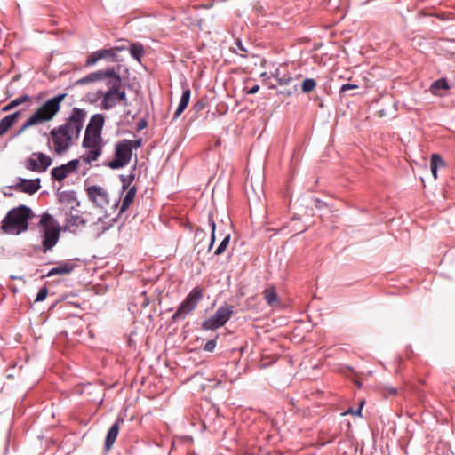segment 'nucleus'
<instances>
[{
  "label": "nucleus",
  "instance_id": "1",
  "mask_svg": "<svg viewBox=\"0 0 455 455\" xmlns=\"http://www.w3.org/2000/svg\"><path fill=\"white\" fill-rule=\"evenodd\" d=\"M86 117L85 110L75 108L63 124L50 131L51 140H48V144L52 142V151L56 155L62 156L70 148L73 140L79 138Z\"/></svg>",
  "mask_w": 455,
  "mask_h": 455
},
{
  "label": "nucleus",
  "instance_id": "2",
  "mask_svg": "<svg viewBox=\"0 0 455 455\" xmlns=\"http://www.w3.org/2000/svg\"><path fill=\"white\" fill-rule=\"evenodd\" d=\"M34 216L32 210L21 204L10 210L2 221V230L9 235H20L28 229V220Z\"/></svg>",
  "mask_w": 455,
  "mask_h": 455
},
{
  "label": "nucleus",
  "instance_id": "3",
  "mask_svg": "<svg viewBox=\"0 0 455 455\" xmlns=\"http://www.w3.org/2000/svg\"><path fill=\"white\" fill-rule=\"evenodd\" d=\"M67 93L59 94L49 99L44 105L36 109L20 128L17 134L22 133L31 126H35L51 121L60 109V103L66 98Z\"/></svg>",
  "mask_w": 455,
  "mask_h": 455
},
{
  "label": "nucleus",
  "instance_id": "4",
  "mask_svg": "<svg viewBox=\"0 0 455 455\" xmlns=\"http://www.w3.org/2000/svg\"><path fill=\"white\" fill-rule=\"evenodd\" d=\"M39 226L43 228V251L47 252L58 243L60 237L59 225L51 214L44 213L39 221Z\"/></svg>",
  "mask_w": 455,
  "mask_h": 455
},
{
  "label": "nucleus",
  "instance_id": "5",
  "mask_svg": "<svg viewBox=\"0 0 455 455\" xmlns=\"http://www.w3.org/2000/svg\"><path fill=\"white\" fill-rule=\"evenodd\" d=\"M204 289L202 287H194L173 314L172 320L175 322L184 319L188 315L194 311L199 301L202 299Z\"/></svg>",
  "mask_w": 455,
  "mask_h": 455
},
{
  "label": "nucleus",
  "instance_id": "6",
  "mask_svg": "<svg viewBox=\"0 0 455 455\" xmlns=\"http://www.w3.org/2000/svg\"><path fill=\"white\" fill-rule=\"evenodd\" d=\"M132 155L130 143L124 140H119L115 144L114 158L106 165L112 170L124 168L131 162Z\"/></svg>",
  "mask_w": 455,
  "mask_h": 455
},
{
  "label": "nucleus",
  "instance_id": "7",
  "mask_svg": "<svg viewBox=\"0 0 455 455\" xmlns=\"http://www.w3.org/2000/svg\"><path fill=\"white\" fill-rule=\"evenodd\" d=\"M234 313V307L226 305L220 307L216 312L208 319L202 323V328L204 330H216L224 326L231 318Z\"/></svg>",
  "mask_w": 455,
  "mask_h": 455
},
{
  "label": "nucleus",
  "instance_id": "8",
  "mask_svg": "<svg viewBox=\"0 0 455 455\" xmlns=\"http://www.w3.org/2000/svg\"><path fill=\"white\" fill-rule=\"evenodd\" d=\"M125 46H114L111 48H102L95 52H91L86 59V66H93L100 60H108L111 62H118L122 60L119 58L118 53L122 51L126 50Z\"/></svg>",
  "mask_w": 455,
  "mask_h": 455
},
{
  "label": "nucleus",
  "instance_id": "9",
  "mask_svg": "<svg viewBox=\"0 0 455 455\" xmlns=\"http://www.w3.org/2000/svg\"><path fill=\"white\" fill-rule=\"evenodd\" d=\"M119 68L114 67L103 69V80L106 81V85L108 90L106 92V102H109L112 94L117 92V89L123 86L122 78L118 73Z\"/></svg>",
  "mask_w": 455,
  "mask_h": 455
},
{
  "label": "nucleus",
  "instance_id": "10",
  "mask_svg": "<svg viewBox=\"0 0 455 455\" xmlns=\"http://www.w3.org/2000/svg\"><path fill=\"white\" fill-rule=\"evenodd\" d=\"M51 164L52 158L42 152L32 153L25 162L28 170L37 172H45Z\"/></svg>",
  "mask_w": 455,
  "mask_h": 455
},
{
  "label": "nucleus",
  "instance_id": "11",
  "mask_svg": "<svg viewBox=\"0 0 455 455\" xmlns=\"http://www.w3.org/2000/svg\"><path fill=\"white\" fill-rule=\"evenodd\" d=\"M86 194L91 202L97 207L105 208L109 204V196L107 190L98 185H92L86 188Z\"/></svg>",
  "mask_w": 455,
  "mask_h": 455
},
{
  "label": "nucleus",
  "instance_id": "12",
  "mask_svg": "<svg viewBox=\"0 0 455 455\" xmlns=\"http://www.w3.org/2000/svg\"><path fill=\"white\" fill-rule=\"evenodd\" d=\"M15 191L23 192L28 195H33L37 192L40 188V179L36 178L34 180H28L23 178H19L16 184L10 187Z\"/></svg>",
  "mask_w": 455,
  "mask_h": 455
},
{
  "label": "nucleus",
  "instance_id": "13",
  "mask_svg": "<svg viewBox=\"0 0 455 455\" xmlns=\"http://www.w3.org/2000/svg\"><path fill=\"white\" fill-rule=\"evenodd\" d=\"M86 224V220L79 211L75 209V206L70 207L69 212L67 213L66 226L67 228L71 230Z\"/></svg>",
  "mask_w": 455,
  "mask_h": 455
},
{
  "label": "nucleus",
  "instance_id": "14",
  "mask_svg": "<svg viewBox=\"0 0 455 455\" xmlns=\"http://www.w3.org/2000/svg\"><path fill=\"white\" fill-rule=\"evenodd\" d=\"M124 422V419L122 417H118L114 424L110 427L105 438V450L109 451L113 447L118 435L119 429Z\"/></svg>",
  "mask_w": 455,
  "mask_h": 455
},
{
  "label": "nucleus",
  "instance_id": "15",
  "mask_svg": "<svg viewBox=\"0 0 455 455\" xmlns=\"http://www.w3.org/2000/svg\"><path fill=\"white\" fill-rule=\"evenodd\" d=\"M76 267V264L72 260L61 261L57 267L50 269L45 276L51 277L57 275H68L73 272Z\"/></svg>",
  "mask_w": 455,
  "mask_h": 455
},
{
  "label": "nucleus",
  "instance_id": "16",
  "mask_svg": "<svg viewBox=\"0 0 455 455\" xmlns=\"http://www.w3.org/2000/svg\"><path fill=\"white\" fill-rule=\"evenodd\" d=\"M82 146L84 148H101L102 149V138L100 134L92 133V131H85Z\"/></svg>",
  "mask_w": 455,
  "mask_h": 455
},
{
  "label": "nucleus",
  "instance_id": "17",
  "mask_svg": "<svg viewBox=\"0 0 455 455\" xmlns=\"http://www.w3.org/2000/svg\"><path fill=\"white\" fill-rule=\"evenodd\" d=\"M191 91L188 86H183L182 95L179 106L174 113L173 119H177L187 108L190 100Z\"/></svg>",
  "mask_w": 455,
  "mask_h": 455
},
{
  "label": "nucleus",
  "instance_id": "18",
  "mask_svg": "<svg viewBox=\"0 0 455 455\" xmlns=\"http://www.w3.org/2000/svg\"><path fill=\"white\" fill-rule=\"evenodd\" d=\"M104 124V117L100 114L93 115L90 122L86 127L85 131H92V133H97L101 135V131Z\"/></svg>",
  "mask_w": 455,
  "mask_h": 455
},
{
  "label": "nucleus",
  "instance_id": "19",
  "mask_svg": "<svg viewBox=\"0 0 455 455\" xmlns=\"http://www.w3.org/2000/svg\"><path fill=\"white\" fill-rule=\"evenodd\" d=\"M20 116V111H16L0 120V136H3L14 124Z\"/></svg>",
  "mask_w": 455,
  "mask_h": 455
},
{
  "label": "nucleus",
  "instance_id": "20",
  "mask_svg": "<svg viewBox=\"0 0 455 455\" xmlns=\"http://www.w3.org/2000/svg\"><path fill=\"white\" fill-rule=\"evenodd\" d=\"M72 173V171L67 164H61L60 166L54 167L51 171L52 179L58 181H61L68 177V174Z\"/></svg>",
  "mask_w": 455,
  "mask_h": 455
},
{
  "label": "nucleus",
  "instance_id": "21",
  "mask_svg": "<svg viewBox=\"0 0 455 455\" xmlns=\"http://www.w3.org/2000/svg\"><path fill=\"white\" fill-rule=\"evenodd\" d=\"M264 299L270 307L279 304V298L274 286L267 287L263 291Z\"/></svg>",
  "mask_w": 455,
  "mask_h": 455
},
{
  "label": "nucleus",
  "instance_id": "22",
  "mask_svg": "<svg viewBox=\"0 0 455 455\" xmlns=\"http://www.w3.org/2000/svg\"><path fill=\"white\" fill-rule=\"evenodd\" d=\"M59 200L62 204H68L74 206H78L80 203L77 201L76 194L75 191H62L59 195Z\"/></svg>",
  "mask_w": 455,
  "mask_h": 455
},
{
  "label": "nucleus",
  "instance_id": "23",
  "mask_svg": "<svg viewBox=\"0 0 455 455\" xmlns=\"http://www.w3.org/2000/svg\"><path fill=\"white\" fill-rule=\"evenodd\" d=\"M127 192L122 201V204L120 207V212H124L132 203L135 196H136V188L135 186L131 187L129 189H126Z\"/></svg>",
  "mask_w": 455,
  "mask_h": 455
},
{
  "label": "nucleus",
  "instance_id": "24",
  "mask_svg": "<svg viewBox=\"0 0 455 455\" xmlns=\"http://www.w3.org/2000/svg\"><path fill=\"white\" fill-rule=\"evenodd\" d=\"M103 75H104L103 69L90 73L89 75L77 80L76 84L82 85V84H86L89 83H93L96 81L103 80Z\"/></svg>",
  "mask_w": 455,
  "mask_h": 455
},
{
  "label": "nucleus",
  "instance_id": "25",
  "mask_svg": "<svg viewBox=\"0 0 455 455\" xmlns=\"http://www.w3.org/2000/svg\"><path fill=\"white\" fill-rule=\"evenodd\" d=\"M89 151L87 153H84L81 156L80 159L87 164H90L92 161H96L100 156L102 154V149L101 148H95V149H92V148H88Z\"/></svg>",
  "mask_w": 455,
  "mask_h": 455
},
{
  "label": "nucleus",
  "instance_id": "26",
  "mask_svg": "<svg viewBox=\"0 0 455 455\" xmlns=\"http://www.w3.org/2000/svg\"><path fill=\"white\" fill-rule=\"evenodd\" d=\"M135 158H137V156L135 155ZM136 164H137V159H135V164L133 165L132 169V172L129 175H120L119 178H120V180L122 181L123 185H122V189L123 190H126V189H129L130 188V186L131 184L133 182V180H135V173H134V171L136 169Z\"/></svg>",
  "mask_w": 455,
  "mask_h": 455
},
{
  "label": "nucleus",
  "instance_id": "27",
  "mask_svg": "<svg viewBox=\"0 0 455 455\" xmlns=\"http://www.w3.org/2000/svg\"><path fill=\"white\" fill-rule=\"evenodd\" d=\"M131 56L138 61H140L144 53L143 45L140 43H132L129 47Z\"/></svg>",
  "mask_w": 455,
  "mask_h": 455
},
{
  "label": "nucleus",
  "instance_id": "28",
  "mask_svg": "<svg viewBox=\"0 0 455 455\" xmlns=\"http://www.w3.org/2000/svg\"><path fill=\"white\" fill-rule=\"evenodd\" d=\"M450 86L448 84V82L445 78H441L436 81H435L431 85V92L433 94H438L439 90H447Z\"/></svg>",
  "mask_w": 455,
  "mask_h": 455
},
{
  "label": "nucleus",
  "instance_id": "29",
  "mask_svg": "<svg viewBox=\"0 0 455 455\" xmlns=\"http://www.w3.org/2000/svg\"><path fill=\"white\" fill-rule=\"evenodd\" d=\"M28 99H29V97L27 94H24L19 98H16L14 100H12L8 105L4 106L3 108V111H9V110L18 107L19 105L26 102L27 100H28Z\"/></svg>",
  "mask_w": 455,
  "mask_h": 455
},
{
  "label": "nucleus",
  "instance_id": "30",
  "mask_svg": "<svg viewBox=\"0 0 455 455\" xmlns=\"http://www.w3.org/2000/svg\"><path fill=\"white\" fill-rule=\"evenodd\" d=\"M117 103H118V98H117L116 94H112L109 99V102H108V105H107L106 92L103 94V100L101 102L103 109L108 110V109L112 108L113 107H115Z\"/></svg>",
  "mask_w": 455,
  "mask_h": 455
},
{
  "label": "nucleus",
  "instance_id": "31",
  "mask_svg": "<svg viewBox=\"0 0 455 455\" xmlns=\"http://www.w3.org/2000/svg\"><path fill=\"white\" fill-rule=\"evenodd\" d=\"M316 86V83L315 79L313 78H307L302 83V92H312Z\"/></svg>",
  "mask_w": 455,
  "mask_h": 455
},
{
  "label": "nucleus",
  "instance_id": "32",
  "mask_svg": "<svg viewBox=\"0 0 455 455\" xmlns=\"http://www.w3.org/2000/svg\"><path fill=\"white\" fill-rule=\"evenodd\" d=\"M229 241H230V235L228 234V235H225V237L223 238L221 243L217 247L214 254L215 255H221L226 251V249H227V247H228V245L229 243Z\"/></svg>",
  "mask_w": 455,
  "mask_h": 455
},
{
  "label": "nucleus",
  "instance_id": "33",
  "mask_svg": "<svg viewBox=\"0 0 455 455\" xmlns=\"http://www.w3.org/2000/svg\"><path fill=\"white\" fill-rule=\"evenodd\" d=\"M436 161H441V156L437 154H433L431 156V161H430V168L432 174L435 179L437 178V169H436Z\"/></svg>",
  "mask_w": 455,
  "mask_h": 455
},
{
  "label": "nucleus",
  "instance_id": "34",
  "mask_svg": "<svg viewBox=\"0 0 455 455\" xmlns=\"http://www.w3.org/2000/svg\"><path fill=\"white\" fill-rule=\"evenodd\" d=\"M208 220H209V224L212 228V235H211V243H210V246L209 248L211 249L213 245V243L215 241V229H216V224H215V221L212 218V213H209L208 215Z\"/></svg>",
  "mask_w": 455,
  "mask_h": 455
},
{
  "label": "nucleus",
  "instance_id": "35",
  "mask_svg": "<svg viewBox=\"0 0 455 455\" xmlns=\"http://www.w3.org/2000/svg\"><path fill=\"white\" fill-rule=\"evenodd\" d=\"M363 404H364V401L360 400L359 407L355 411L352 408H349V409L346 410L345 411H343V416L348 415V414L355 415V416L361 415V411H362Z\"/></svg>",
  "mask_w": 455,
  "mask_h": 455
},
{
  "label": "nucleus",
  "instance_id": "36",
  "mask_svg": "<svg viewBox=\"0 0 455 455\" xmlns=\"http://www.w3.org/2000/svg\"><path fill=\"white\" fill-rule=\"evenodd\" d=\"M114 94H116L118 98V102H122L124 103V105H127V97L125 91L123 89V86L119 87L117 89V92H115Z\"/></svg>",
  "mask_w": 455,
  "mask_h": 455
},
{
  "label": "nucleus",
  "instance_id": "37",
  "mask_svg": "<svg viewBox=\"0 0 455 455\" xmlns=\"http://www.w3.org/2000/svg\"><path fill=\"white\" fill-rule=\"evenodd\" d=\"M47 294H48V289L45 286L42 287L36 295L35 302H41V301L44 300Z\"/></svg>",
  "mask_w": 455,
  "mask_h": 455
},
{
  "label": "nucleus",
  "instance_id": "38",
  "mask_svg": "<svg viewBox=\"0 0 455 455\" xmlns=\"http://www.w3.org/2000/svg\"><path fill=\"white\" fill-rule=\"evenodd\" d=\"M124 140H125V142H128L130 143V148L132 149V151L133 149H137L139 148H140L142 146V139H138V140H126V139H124Z\"/></svg>",
  "mask_w": 455,
  "mask_h": 455
},
{
  "label": "nucleus",
  "instance_id": "39",
  "mask_svg": "<svg viewBox=\"0 0 455 455\" xmlns=\"http://www.w3.org/2000/svg\"><path fill=\"white\" fill-rule=\"evenodd\" d=\"M216 339L208 340L204 346V350L206 352H212L216 347Z\"/></svg>",
  "mask_w": 455,
  "mask_h": 455
},
{
  "label": "nucleus",
  "instance_id": "40",
  "mask_svg": "<svg viewBox=\"0 0 455 455\" xmlns=\"http://www.w3.org/2000/svg\"><path fill=\"white\" fill-rule=\"evenodd\" d=\"M68 166L70 168V170L73 172H75L78 165H79V160L78 159H73L71 161H69L68 163H67Z\"/></svg>",
  "mask_w": 455,
  "mask_h": 455
},
{
  "label": "nucleus",
  "instance_id": "41",
  "mask_svg": "<svg viewBox=\"0 0 455 455\" xmlns=\"http://www.w3.org/2000/svg\"><path fill=\"white\" fill-rule=\"evenodd\" d=\"M204 106H205L204 103L202 100H199L193 105V109L196 112H199L200 110H202L204 108Z\"/></svg>",
  "mask_w": 455,
  "mask_h": 455
},
{
  "label": "nucleus",
  "instance_id": "42",
  "mask_svg": "<svg viewBox=\"0 0 455 455\" xmlns=\"http://www.w3.org/2000/svg\"><path fill=\"white\" fill-rule=\"evenodd\" d=\"M358 88H359V86L357 84H353L347 83V84H343V92H345L350 89H358Z\"/></svg>",
  "mask_w": 455,
  "mask_h": 455
},
{
  "label": "nucleus",
  "instance_id": "43",
  "mask_svg": "<svg viewBox=\"0 0 455 455\" xmlns=\"http://www.w3.org/2000/svg\"><path fill=\"white\" fill-rule=\"evenodd\" d=\"M235 45L237 46L238 50L241 51L242 52H247V50L245 49L240 39L235 40Z\"/></svg>",
  "mask_w": 455,
  "mask_h": 455
},
{
  "label": "nucleus",
  "instance_id": "44",
  "mask_svg": "<svg viewBox=\"0 0 455 455\" xmlns=\"http://www.w3.org/2000/svg\"><path fill=\"white\" fill-rule=\"evenodd\" d=\"M384 390L387 391L389 395H395L397 394V389L393 387H390V386H386L384 387Z\"/></svg>",
  "mask_w": 455,
  "mask_h": 455
},
{
  "label": "nucleus",
  "instance_id": "45",
  "mask_svg": "<svg viewBox=\"0 0 455 455\" xmlns=\"http://www.w3.org/2000/svg\"><path fill=\"white\" fill-rule=\"evenodd\" d=\"M277 80L279 81V84H289L291 81H292V78L291 77H286V76H283L282 78H277Z\"/></svg>",
  "mask_w": 455,
  "mask_h": 455
},
{
  "label": "nucleus",
  "instance_id": "46",
  "mask_svg": "<svg viewBox=\"0 0 455 455\" xmlns=\"http://www.w3.org/2000/svg\"><path fill=\"white\" fill-rule=\"evenodd\" d=\"M259 90V86L258 84L253 85L251 88L249 89L248 93L249 94H255Z\"/></svg>",
  "mask_w": 455,
  "mask_h": 455
},
{
  "label": "nucleus",
  "instance_id": "47",
  "mask_svg": "<svg viewBox=\"0 0 455 455\" xmlns=\"http://www.w3.org/2000/svg\"><path fill=\"white\" fill-rule=\"evenodd\" d=\"M147 125V123L145 121H140L138 123V130L143 129Z\"/></svg>",
  "mask_w": 455,
  "mask_h": 455
},
{
  "label": "nucleus",
  "instance_id": "48",
  "mask_svg": "<svg viewBox=\"0 0 455 455\" xmlns=\"http://www.w3.org/2000/svg\"><path fill=\"white\" fill-rule=\"evenodd\" d=\"M111 225H106L105 223H102V227L100 228H101V233L105 232L106 230H108L109 228H110Z\"/></svg>",
  "mask_w": 455,
  "mask_h": 455
},
{
  "label": "nucleus",
  "instance_id": "49",
  "mask_svg": "<svg viewBox=\"0 0 455 455\" xmlns=\"http://www.w3.org/2000/svg\"><path fill=\"white\" fill-rule=\"evenodd\" d=\"M444 165V162L443 160L441 158V161H436V169H438L439 166H443Z\"/></svg>",
  "mask_w": 455,
  "mask_h": 455
}]
</instances>
